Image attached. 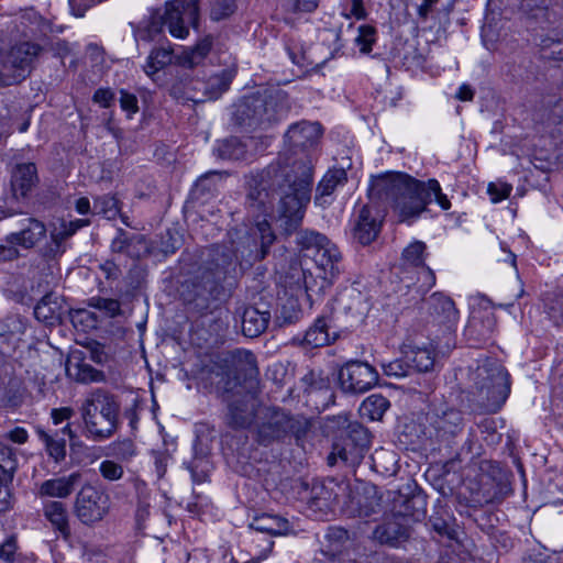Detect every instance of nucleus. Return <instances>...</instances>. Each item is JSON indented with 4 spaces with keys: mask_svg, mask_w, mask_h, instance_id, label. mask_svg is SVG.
<instances>
[{
    "mask_svg": "<svg viewBox=\"0 0 563 563\" xmlns=\"http://www.w3.org/2000/svg\"><path fill=\"white\" fill-rule=\"evenodd\" d=\"M350 5L343 7L342 15L345 19L362 20L366 18V10L363 0H349Z\"/></svg>",
    "mask_w": 563,
    "mask_h": 563,
    "instance_id": "50",
    "label": "nucleus"
},
{
    "mask_svg": "<svg viewBox=\"0 0 563 563\" xmlns=\"http://www.w3.org/2000/svg\"><path fill=\"white\" fill-rule=\"evenodd\" d=\"M40 441L44 444L47 455L56 463L66 457V435L73 437L70 424L67 423L60 430L47 431L42 427L35 428Z\"/></svg>",
    "mask_w": 563,
    "mask_h": 563,
    "instance_id": "18",
    "label": "nucleus"
},
{
    "mask_svg": "<svg viewBox=\"0 0 563 563\" xmlns=\"http://www.w3.org/2000/svg\"><path fill=\"white\" fill-rule=\"evenodd\" d=\"M473 97L474 91L468 85H462L456 92V98L461 101H471Z\"/></svg>",
    "mask_w": 563,
    "mask_h": 563,
    "instance_id": "63",
    "label": "nucleus"
},
{
    "mask_svg": "<svg viewBox=\"0 0 563 563\" xmlns=\"http://www.w3.org/2000/svg\"><path fill=\"white\" fill-rule=\"evenodd\" d=\"M120 104L124 111L131 114L136 113L139 110L136 97L124 90H121Z\"/></svg>",
    "mask_w": 563,
    "mask_h": 563,
    "instance_id": "54",
    "label": "nucleus"
},
{
    "mask_svg": "<svg viewBox=\"0 0 563 563\" xmlns=\"http://www.w3.org/2000/svg\"><path fill=\"white\" fill-rule=\"evenodd\" d=\"M371 194L390 202L400 221L419 217L427 206L435 200L443 210L451 208L446 195L442 194L435 179L420 181L407 174L386 173L372 180Z\"/></svg>",
    "mask_w": 563,
    "mask_h": 563,
    "instance_id": "1",
    "label": "nucleus"
},
{
    "mask_svg": "<svg viewBox=\"0 0 563 563\" xmlns=\"http://www.w3.org/2000/svg\"><path fill=\"white\" fill-rule=\"evenodd\" d=\"M410 365L401 360H394L387 364H383L384 373L387 376L405 377L409 374Z\"/></svg>",
    "mask_w": 563,
    "mask_h": 563,
    "instance_id": "49",
    "label": "nucleus"
},
{
    "mask_svg": "<svg viewBox=\"0 0 563 563\" xmlns=\"http://www.w3.org/2000/svg\"><path fill=\"white\" fill-rule=\"evenodd\" d=\"M120 405L103 390L91 393L80 408L86 437L93 441L111 438L119 424Z\"/></svg>",
    "mask_w": 563,
    "mask_h": 563,
    "instance_id": "5",
    "label": "nucleus"
},
{
    "mask_svg": "<svg viewBox=\"0 0 563 563\" xmlns=\"http://www.w3.org/2000/svg\"><path fill=\"white\" fill-rule=\"evenodd\" d=\"M377 379L375 368L360 361L349 362L339 371V383L345 393H365L376 385Z\"/></svg>",
    "mask_w": 563,
    "mask_h": 563,
    "instance_id": "10",
    "label": "nucleus"
},
{
    "mask_svg": "<svg viewBox=\"0 0 563 563\" xmlns=\"http://www.w3.org/2000/svg\"><path fill=\"white\" fill-rule=\"evenodd\" d=\"M37 181V169L33 163H21L14 167L11 176V185L15 196H27Z\"/></svg>",
    "mask_w": 563,
    "mask_h": 563,
    "instance_id": "23",
    "label": "nucleus"
},
{
    "mask_svg": "<svg viewBox=\"0 0 563 563\" xmlns=\"http://www.w3.org/2000/svg\"><path fill=\"white\" fill-rule=\"evenodd\" d=\"M311 260L318 271L317 276L323 280H331L340 272L341 253L329 239Z\"/></svg>",
    "mask_w": 563,
    "mask_h": 563,
    "instance_id": "19",
    "label": "nucleus"
},
{
    "mask_svg": "<svg viewBox=\"0 0 563 563\" xmlns=\"http://www.w3.org/2000/svg\"><path fill=\"white\" fill-rule=\"evenodd\" d=\"M428 312L432 321L443 324L448 329L453 328L459 320V310L454 301L442 292H433L428 301Z\"/></svg>",
    "mask_w": 563,
    "mask_h": 563,
    "instance_id": "16",
    "label": "nucleus"
},
{
    "mask_svg": "<svg viewBox=\"0 0 563 563\" xmlns=\"http://www.w3.org/2000/svg\"><path fill=\"white\" fill-rule=\"evenodd\" d=\"M356 504L358 505V514L363 517H368L377 511L379 507L378 498L375 495L369 497H357Z\"/></svg>",
    "mask_w": 563,
    "mask_h": 563,
    "instance_id": "51",
    "label": "nucleus"
},
{
    "mask_svg": "<svg viewBox=\"0 0 563 563\" xmlns=\"http://www.w3.org/2000/svg\"><path fill=\"white\" fill-rule=\"evenodd\" d=\"M328 238L313 230H300L296 233V245L306 258H312L323 245Z\"/></svg>",
    "mask_w": 563,
    "mask_h": 563,
    "instance_id": "30",
    "label": "nucleus"
},
{
    "mask_svg": "<svg viewBox=\"0 0 563 563\" xmlns=\"http://www.w3.org/2000/svg\"><path fill=\"white\" fill-rule=\"evenodd\" d=\"M374 539L380 543L396 544L401 539L408 537L406 525L400 522L398 518H394L377 526L373 532Z\"/></svg>",
    "mask_w": 563,
    "mask_h": 563,
    "instance_id": "31",
    "label": "nucleus"
},
{
    "mask_svg": "<svg viewBox=\"0 0 563 563\" xmlns=\"http://www.w3.org/2000/svg\"><path fill=\"white\" fill-rule=\"evenodd\" d=\"M92 211L108 220L114 219L119 214L118 200L108 195L98 197L93 201Z\"/></svg>",
    "mask_w": 563,
    "mask_h": 563,
    "instance_id": "39",
    "label": "nucleus"
},
{
    "mask_svg": "<svg viewBox=\"0 0 563 563\" xmlns=\"http://www.w3.org/2000/svg\"><path fill=\"white\" fill-rule=\"evenodd\" d=\"M322 130L318 122L301 121L289 126L285 139L292 147L307 148L318 142Z\"/></svg>",
    "mask_w": 563,
    "mask_h": 563,
    "instance_id": "21",
    "label": "nucleus"
},
{
    "mask_svg": "<svg viewBox=\"0 0 563 563\" xmlns=\"http://www.w3.org/2000/svg\"><path fill=\"white\" fill-rule=\"evenodd\" d=\"M212 46L211 36H205L200 40L197 45L185 55V60L188 63L190 67L196 66L202 62V59L208 55Z\"/></svg>",
    "mask_w": 563,
    "mask_h": 563,
    "instance_id": "40",
    "label": "nucleus"
},
{
    "mask_svg": "<svg viewBox=\"0 0 563 563\" xmlns=\"http://www.w3.org/2000/svg\"><path fill=\"white\" fill-rule=\"evenodd\" d=\"M43 516L49 522L53 530L64 539L70 537L68 511L62 501L51 500L43 505Z\"/></svg>",
    "mask_w": 563,
    "mask_h": 563,
    "instance_id": "24",
    "label": "nucleus"
},
{
    "mask_svg": "<svg viewBox=\"0 0 563 563\" xmlns=\"http://www.w3.org/2000/svg\"><path fill=\"white\" fill-rule=\"evenodd\" d=\"M232 81V74L223 70L220 74L211 76L205 84L206 95L208 99H218L227 91Z\"/></svg>",
    "mask_w": 563,
    "mask_h": 563,
    "instance_id": "38",
    "label": "nucleus"
},
{
    "mask_svg": "<svg viewBox=\"0 0 563 563\" xmlns=\"http://www.w3.org/2000/svg\"><path fill=\"white\" fill-rule=\"evenodd\" d=\"M473 401L485 412L495 413L510 393L507 371L496 361L486 360L471 373Z\"/></svg>",
    "mask_w": 563,
    "mask_h": 563,
    "instance_id": "4",
    "label": "nucleus"
},
{
    "mask_svg": "<svg viewBox=\"0 0 563 563\" xmlns=\"http://www.w3.org/2000/svg\"><path fill=\"white\" fill-rule=\"evenodd\" d=\"M334 338L329 333L328 321L324 318H318L307 330L303 343L311 347H319L329 344Z\"/></svg>",
    "mask_w": 563,
    "mask_h": 563,
    "instance_id": "34",
    "label": "nucleus"
},
{
    "mask_svg": "<svg viewBox=\"0 0 563 563\" xmlns=\"http://www.w3.org/2000/svg\"><path fill=\"white\" fill-rule=\"evenodd\" d=\"M18 246L16 241L11 239V235L8 234L0 243V263L18 258L20 256Z\"/></svg>",
    "mask_w": 563,
    "mask_h": 563,
    "instance_id": "46",
    "label": "nucleus"
},
{
    "mask_svg": "<svg viewBox=\"0 0 563 563\" xmlns=\"http://www.w3.org/2000/svg\"><path fill=\"white\" fill-rule=\"evenodd\" d=\"M250 529L258 533L282 536L290 531V525L288 520L282 517L263 514L253 519L250 523Z\"/></svg>",
    "mask_w": 563,
    "mask_h": 563,
    "instance_id": "28",
    "label": "nucleus"
},
{
    "mask_svg": "<svg viewBox=\"0 0 563 563\" xmlns=\"http://www.w3.org/2000/svg\"><path fill=\"white\" fill-rule=\"evenodd\" d=\"M172 59L173 52L170 49L155 48L147 56L143 70L148 77H153L156 73L169 65Z\"/></svg>",
    "mask_w": 563,
    "mask_h": 563,
    "instance_id": "36",
    "label": "nucleus"
},
{
    "mask_svg": "<svg viewBox=\"0 0 563 563\" xmlns=\"http://www.w3.org/2000/svg\"><path fill=\"white\" fill-rule=\"evenodd\" d=\"M512 186L507 183H490L487 187V192L493 203L500 202L509 197Z\"/></svg>",
    "mask_w": 563,
    "mask_h": 563,
    "instance_id": "47",
    "label": "nucleus"
},
{
    "mask_svg": "<svg viewBox=\"0 0 563 563\" xmlns=\"http://www.w3.org/2000/svg\"><path fill=\"white\" fill-rule=\"evenodd\" d=\"M294 12H312L318 8L319 0H289Z\"/></svg>",
    "mask_w": 563,
    "mask_h": 563,
    "instance_id": "55",
    "label": "nucleus"
},
{
    "mask_svg": "<svg viewBox=\"0 0 563 563\" xmlns=\"http://www.w3.org/2000/svg\"><path fill=\"white\" fill-rule=\"evenodd\" d=\"M10 506V493L5 485L0 482V511H4Z\"/></svg>",
    "mask_w": 563,
    "mask_h": 563,
    "instance_id": "61",
    "label": "nucleus"
},
{
    "mask_svg": "<svg viewBox=\"0 0 563 563\" xmlns=\"http://www.w3.org/2000/svg\"><path fill=\"white\" fill-rule=\"evenodd\" d=\"M26 323L19 316L8 317L0 323V336L12 347L21 341L22 335L25 333Z\"/></svg>",
    "mask_w": 563,
    "mask_h": 563,
    "instance_id": "33",
    "label": "nucleus"
},
{
    "mask_svg": "<svg viewBox=\"0 0 563 563\" xmlns=\"http://www.w3.org/2000/svg\"><path fill=\"white\" fill-rule=\"evenodd\" d=\"M463 428L464 417L456 408H439L429 418L428 432L430 437L441 442H450L462 432Z\"/></svg>",
    "mask_w": 563,
    "mask_h": 563,
    "instance_id": "11",
    "label": "nucleus"
},
{
    "mask_svg": "<svg viewBox=\"0 0 563 563\" xmlns=\"http://www.w3.org/2000/svg\"><path fill=\"white\" fill-rule=\"evenodd\" d=\"M77 229L74 225H66V228L60 227V220L53 224V229L51 231V236L54 242L59 243L68 236L73 235Z\"/></svg>",
    "mask_w": 563,
    "mask_h": 563,
    "instance_id": "53",
    "label": "nucleus"
},
{
    "mask_svg": "<svg viewBox=\"0 0 563 563\" xmlns=\"http://www.w3.org/2000/svg\"><path fill=\"white\" fill-rule=\"evenodd\" d=\"M338 420L346 430H344L340 438L333 443L328 462L330 465H334L336 460L340 459L346 464H357L361 462L368 448V432L361 424L350 422L346 415H339Z\"/></svg>",
    "mask_w": 563,
    "mask_h": 563,
    "instance_id": "6",
    "label": "nucleus"
},
{
    "mask_svg": "<svg viewBox=\"0 0 563 563\" xmlns=\"http://www.w3.org/2000/svg\"><path fill=\"white\" fill-rule=\"evenodd\" d=\"M313 167L310 159L295 161L282 169L277 179L278 213L286 232L296 230L311 198Z\"/></svg>",
    "mask_w": 563,
    "mask_h": 563,
    "instance_id": "3",
    "label": "nucleus"
},
{
    "mask_svg": "<svg viewBox=\"0 0 563 563\" xmlns=\"http://www.w3.org/2000/svg\"><path fill=\"white\" fill-rule=\"evenodd\" d=\"M42 51L40 44L29 40L14 43L1 59L2 67L7 70L4 75L7 81H11L13 85L23 80L30 74Z\"/></svg>",
    "mask_w": 563,
    "mask_h": 563,
    "instance_id": "7",
    "label": "nucleus"
},
{
    "mask_svg": "<svg viewBox=\"0 0 563 563\" xmlns=\"http://www.w3.org/2000/svg\"><path fill=\"white\" fill-rule=\"evenodd\" d=\"M214 153L222 159H244L246 158V144L238 137H230L219 142Z\"/></svg>",
    "mask_w": 563,
    "mask_h": 563,
    "instance_id": "35",
    "label": "nucleus"
},
{
    "mask_svg": "<svg viewBox=\"0 0 563 563\" xmlns=\"http://www.w3.org/2000/svg\"><path fill=\"white\" fill-rule=\"evenodd\" d=\"M382 227V218L375 209L363 206L358 211L353 235L361 244L372 243L378 235Z\"/></svg>",
    "mask_w": 563,
    "mask_h": 563,
    "instance_id": "17",
    "label": "nucleus"
},
{
    "mask_svg": "<svg viewBox=\"0 0 563 563\" xmlns=\"http://www.w3.org/2000/svg\"><path fill=\"white\" fill-rule=\"evenodd\" d=\"M389 407V401L382 395H371L361 405V412L369 420H380Z\"/></svg>",
    "mask_w": 563,
    "mask_h": 563,
    "instance_id": "37",
    "label": "nucleus"
},
{
    "mask_svg": "<svg viewBox=\"0 0 563 563\" xmlns=\"http://www.w3.org/2000/svg\"><path fill=\"white\" fill-rule=\"evenodd\" d=\"M312 273L302 267L294 266L284 278V294L295 298L296 301L311 289Z\"/></svg>",
    "mask_w": 563,
    "mask_h": 563,
    "instance_id": "25",
    "label": "nucleus"
},
{
    "mask_svg": "<svg viewBox=\"0 0 563 563\" xmlns=\"http://www.w3.org/2000/svg\"><path fill=\"white\" fill-rule=\"evenodd\" d=\"M408 358L412 363L411 366L419 372H429L434 365L433 353L428 349H417L411 352Z\"/></svg>",
    "mask_w": 563,
    "mask_h": 563,
    "instance_id": "41",
    "label": "nucleus"
},
{
    "mask_svg": "<svg viewBox=\"0 0 563 563\" xmlns=\"http://www.w3.org/2000/svg\"><path fill=\"white\" fill-rule=\"evenodd\" d=\"M76 210L80 214H86L90 210V201L87 198H80L76 202Z\"/></svg>",
    "mask_w": 563,
    "mask_h": 563,
    "instance_id": "64",
    "label": "nucleus"
},
{
    "mask_svg": "<svg viewBox=\"0 0 563 563\" xmlns=\"http://www.w3.org/2000/svg\"><path fill=\"white\" fill-rule=\"evenodd\" d=\"M74 515L86 526H93L109 514V496L91 484H85L76 494Z\"/></svg>",
    "mask_w": 563,
    "mask_h": 563,
    "instance_id": "8",
    "label": "nucleus"
},
{
    "mask_svg": "<svg viewBox=\"0 0 563 563\" xmlns=\"http://www.w3.org/2000/svg\"><path fill=\"white\" fill-rule=\"evenodd\" d=\"M347 180L344 168L330 169L321 179L317 187L314 205L327 208L333 201V192L338 187L343 186Z\"/></svg>",
    "mask_w": 563,
    "mask_h": 563,
    "instance_id": "22",
    "label": "nucleus"
},
{
    "mask_svg": "<svg viewBox=\"0 0 563 563\" xmlns=\"http://www.w3.org/2000/svg\"><path fill=\"white\" fill-rule=\"evenodd\" d=\"M274 542L266 537L254 536L252 538V545L250 549V560H245L243 553L240 552L238 556L232 559L233 563H258L265 560L272 551Z\"/></svg>",
    "mask_w": 563,
    "mask_h": 563,
    "instance_id": "32",
    "label": "nucleus"
},
{
    "mask_svg": "<svg viewBox=\"0 0 563 563\" xmlns=\"http://www.w3.org/2000/svg\"><path fill=\"white\" fill-rule=\"evenodd\" d=\"M269 320V311L260 310L256 307H247L242 317V331L245 336H258L267 329Z\"/></svg>",
    "mask_w": 563,
    "mask_h": 563,
    "instance_id": "26",
    "label": "nucleus"
},
{
    "mask_svg": "<svg viewBox=\"0 0 563 563\" xmlns=\"http://www.w3.org/2000/svg\"><path fill=\"white\" fill-rule=\"evenodd\" d=\"M80 479L81 474L79 472H74L67 476L46 479L40 485L37 495L42 498L65 499L74 493Z\"/></svg>",
    "mask_w": 563,
    "mask_h": 563,
    "instance_id": "20",
    "label": "nucleus"
},
{
    "mask_svg": "<svg viewBox=\"0 0 563 563\" xmlns=\"http://www.w3.org/2000/svg\"><path fill=\"white\" fill-rule=\"evenodd\" d=\"M0 468L3 472H10L15 468V459L12 449L0 442Z\"/></svg>",
    "mask_w": 563,
    "mask_h": 563,
    "instance_id": "52",
    "label": "nucleus"
},
{
    "mask_svg": "<svg viewBox=\"0 0 563 563\" xmlns=\"http://www.w3.org/2000/svg\"><path fill=\"white\" fill-rule=\"evenodd\" d=\"M235 10V0H214L211 4L210 18L213 21H221L232 15Z\"/></svg>",
    "mask_w": 563,
    "mask_h": 563,
    "instance_id": "43",
    "label": "nucleus"
},
{
    "mask_svg": "<svg viewBox=\"0 0 563 563\" xmlns=\"http://www.w3.org/2000/svg\"><path fill=\"white\" fill-rule=\"evenodd\" d=\"M7 438L14 443L24 444L29 439V433L24 428L15 427L8 432Z\"/></svg>",
    "mask_w": 563,
    "mask_h": 563,
    "instance_id": "58",
    "label": "nucleus"
},
{
    "mask_svg": "<svg viewBox=\"0 0 563 563\" xmlns=\"http://www.w3.org/2000/svg\"><path fill=\"white\" fill-rule=\"evenodd\" d=\"M225 361L231 367L228 373V382L230 380L233 387L240 385L241 379L253 378L257 375L255 356L247 350H236Z\"/></svg>",
    "mask_w": 563,
    "mask_h": 563,
    "instance_id": "15",
    "label": "nucleus"
},
{
    "mask_svg": "<svg viewBox=\"0 0 563 563\" xmlns=\"http://www.w3.org/2000/svg\"><path fill=\"white\" fill-rule=\"evenodd\" d=\"M158 19L174 37L185 38L189 34V26H198L199 0H170Z\"/></svg>",
    "mask_w": 563,
    "mask_h": 563,
    "instance_id": "9",
    "label": "nucleus"
},
{
    "mask_svg": "<svg viewBox=\"0 0 563 563\" xmlns=\"http://www.w3.org/2000/svg\"><path fill=\"white\" fill-rule=\"evenodd\" d=\"M45 225L41 221L27 218L24 220L23 228L19 232L10 233V235L19 246L31 249L45 236Z\"/></svg>",
    "mask_w": 563,
    "mask_h": 563,
    "instance_id": "27",
    "label": "nucleus"
},
{
    "mask_svg": "<svg viewBox=\"0 0 563 563\" xmlns=\"http://www.w3.org/2000/svg\"><path fill=\"white\" fill-rule=\"evenodd\" d=\"M62 310L63 307L59 297L47 294L35 306L34 316L38 321L53 325L59 322Z\"/></svg>",
    "mask_w": 563,
    "mask_h": 563,
    "instance_id": "29",
    "label": "nucleus"
},
{
    "mask_svg": "<svg viewBox=\"0 0 563 563\" xmlns=\"http://www.w3.org/2000/svg\"><path fill=\"white\" fill-rule=\"evenodd\" d=\"M74 415V410L69 407L56 408L52 410L51 417L55 426L68 420Z\"/></svg>",
    "mask_w": 563,
    "mask_h": 563,
    "instance_id": "57",
    "label": "nucleus"
},
{
    "mask_svg": "<svg viewBox=\"0 0 563 563\" xmlns=\"http://www.w3.org/2000/svg\"><path fill=\"white\" fill-rule=\"evenodd\" d=\"M375 41V29L369 25H362L358 27V35L355 37L356 44L360 46L362 53H368Z\"/></svg>",
    "mask_w": 563,
    "mask_h": 563,
    "instance_id": "44",
    "label": "nucleus"
},
{
    "mask_svg": "<svg viewBox=\"0 0 563 563\" xmlns=\"http://www.w3.org/2000/svg\"><path fill=\"white\" fill-rule=\"evenodd\" d=\"M15 551V543L13 540H8L0 545V558L5 561H10Z\"/></svg>",
    "mask_w": 563,
    "mask_h": 563,
    "instance_id": "60",
    "label": "nucleus"
},
{
    "mask_svg": "<svg viewBox=\"0 0 563 563\" xmlns=\"http://www.w3.org/2000/svg\"><path fill=\"white\" fill-rule=\"evenodd\" d=\"M101 477L107 482L120 481L124 475L122 464L113 460H103L98 466Z\"/></svg>",
    "mask_w": 563,
    "mask_h": 563,
    "instance_id": "42",
    "label": "nucleus"
},
{
    "mask_svg": "<svg viewBox=\"0 0 563 563\" xmlns=\"http://www.w3.org/2000/svg\"><path fill=\"white\" fill-rule=\"evenodd\" d=\"M427 245L421 241H413L404 249L401 261L405 269H417V280L421 287L429 289L435 284L433 271L424 264Z\"/></svg>",
    "mask_w": 563,
    "mask_h": 563,
    "instance_id": "14",
    "label": "nucleus"
},
{
    "mask_svg": "<svg viewBox=\"0 0 563 563\" xmlns=\"http://www.w3.org/2000/svg\"><path fill=\"white\" fill-rule=\"evenodd\" d=\"M113 455L118 456L121 461H129L135 455V445L129 440H121L111 443L110 445Z\"/></svg>",
    "mask_w": 563,
    "mask_h": 563,
    "instance_id": "45",
    "label": "nucleus"
},
{
    "mask_svg": "<svg viewBox=\"0 0 563 563\" xmlns=\"http://www.w3.org/2000/svg\"><path fill=\"white\" fill-rule=\"evenodd\" d=\"M90 306L104 311L109 317H115L120 313V302L115 299L92 298Z\"/></svg>",
    "mask_w": 563,
    "mask_h": 563,
    "instance_id": "48",
    "label": "nucleus"
},
{
    "mask_svg": "<svg viewBox=\"0 0 563 563\" xmlns=\"http://www.w3.org/2000/svg\"><path fill=\"white\" fill-rule=\"evenodd\" d=\"M247 209L255 221L251 229V236L241 238L229 254L220 253L219 247L216 249V265L221 267L224 274L234 271L240 256L247 255L253 256L254 260H263L275 241V234L266 220L273 210V203L265 186L251 187L247 195Z\"/></svg>",
    "mask_w": 563,
    "mask_h": 563,
    "instance_id": "2",
    "label": "nucleus"
},
{
    "mask_svg": "<svg viewBox=\"0 0 563 563\" xmlns=\"http://www.w3.org/2000/svg\"><path fill=\"white\" fill-rule=\"evenodd\" d=\"M235 387L225 382V401L229 409L230 424L239 428L249 426L255 416L256 399L252 393L233 391Z\"/></svg>",
    "mask_w": 563,
    "mask_h": 563,
    "instance_id": "12",
    "label": "nucleus"
},
{
    "mask_svg": "<svg viewBox=\"0 0 563 563\" xmlns=\"http://www.w3.org/2000/svg\"><path fill=\"white\" fill-rule=\"evenodd\" d=\"M92 99L101 107L108 108L114 99V93L110 89L100 88L95 92Z\"/></svg>",
    "mask_w": 563,
    "mask_h": 563,
    "instance_id": "56",
    "label": "nucleus"
},
{
    "mask_svg": "<svg viewBox=\"0 0 563 563\" xmlns=\"http://www.w3.org/2000/svg\"><path fill=\"white\" fill-rule=\"evenodd\" d=\"M235 115L240 125L250 129L263 128L276 119L273 111V101L260 97L245 99L239 104Z\"/></svg>",
    "mask_w": 563,
    "mask_h": 563,
    "instance_id": "13",
    "label": "nucleus"
},
{
    "mask_svg": "<svg viewBox=\"0 0 563 563\" xmlns=\"http://www.w3.org/2000/svg\"><path fill=\"white\" fill-rule=\"evenodd\" d=\"M439 0H422L421 4L417 8V13L419 18L426 20L430 14L433 5H435Z\"/></svg>",
    "mask_w": 563,
    "mask_h": 563,
    "instance_id": "59",
    "label": "nucleus"
},
{
    "mask_svg": "<svg viewBox=\"0 0 563 563\" xmlns=\"http://www.w3.org/2000/svg\"><path fill=\"white\" fill-rule=\"evenodd\" d=\"M547 0H522L521 9L525 11H533L534 9L545 8Z\"/></svg>",
    "mask_w": 563,
    "mask_h": 563,
    "instance_id": "62",
    "label": "nucleus"
}]
</instances>
